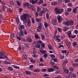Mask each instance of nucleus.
<instances>
[{"label":"nucleus","mask_w":78,"mask_h":78,"mask_svg":"<svg viewBox=\"0 0 78 78\" xmlns=\"http://www.w3.org/2000/svg\"><path fill=\"white\" fill-rule=\"evenodd\" d=\"M16 3L18 6H20V5H21V4H20V2H19V1H16Z\"/></svg>","instance_id":"3c124183"},{"label":"nucleus","mask_w":78,"mask_h":78,"mask_svg":"<svg viewBox=\"0 0 78 78\" xmlns=\"http://www.w3.org/2000/svg\"><path fill=\"white\" fill-rule=\"evenodd\" d=\"M27 24L28 27H31V23L30 22V20H28L27 22Z\"/></svg>","instance_id":"412c9836"},{"label":"nucleus","mask_w":78,"mask_h":78,"mask_svg":"<svg viewBox=\"0 0 78 78\" xmlns=\"http://www.w3.org/2000/svg\"><path fill=\"white\" fill-rule=\"evenodd\" d=\"M69 28L68 27H65L63 28V30L64 32H66L67 31V30H69Z\"/></svg>","instance_id":"a211bd4d"},{"label":"nucleus","mask_w":78,"mask_h":78,"mask_svg":"<svg viewBox=\"0 0 78 78\" xmlns=\"http://www.w3.org/2000/svg\"><path fill=\"white\" fill-rule=\"evenodd\" d=\"M29 60L30 62H32V63H33L34 64H35V63H36V62L34 60V59H33L32 58H29Z\"/></svg>","instance_id":"2eb2a0df"},{"label":"nucleus","mask_w":78,"mask_h":78,"mask_svg":"<svg viewBox=\"0 0 78 78\" xmlns=\"http://www.w3.org/2000/svg\"><path fill=\"white\" fill-rule=\"evenodd\" d=\"M16 37L18 41H20V40H21V37H19V36H18V34H17V35L16 36Z\"/></svg>","instance_id":"de8ad7c7"},{"label":"nucleus","mask_w":78,"mask_h":78,"mask_svg":"<svg viewBox=\"0 0 78 78\" xmlns=\"http://www.w3.org/2000/svg\"><path fill=\"white\" fill-rule=\"evenodd\" d=\"M76 76L74 74H71L70 76L71 78H76Z\"/></svg>","instance_id":"6ab92c4d"},{"label":"nucleus","mask_w":78,"mask_h":78,"mask_svg":"<svg viewBox=\"0 0 78 78\" xmlns=\"http://www.w3.org/2000/svg\"><path fill=\"white\" fill-rule=\"evenodd\" d=\"M34 34L35 37L36 38V39H40V37H39V36L38 35V34L35 33Z\"/></svg>","instance_id":"f8f14e48"},{"label":"nucleus","mask_w":78,"mask_h":78,"mask_svg":"<svg viewBox=\"0 0 78 78\" xmlns=\"http://www.w3.org/2000/svg\"><path fill=\"white\" fill-rule=\"evenodd\" d=\"M48 47L49 50H52V47L51 46L49 45L48 46Z\"/></svg>","instance_id":"4d7b16f0"},{"label":"nucleus","mask_w":78,"mask_h":78,"mask_svg":"<svg viewBox=\"0 0 78 78\" xmlns=\"http://www.w3.org/2000/svg\"><path fill=\"white\" fill-rule=\"evenodd\" d=\"M65 37H66V36H65L63 35L61 37V39L63 40V39H64Z\"/></svg>","instance_id":"69168bd1"},{"label":"nucleus","mask_w":78,"mask_h":78,"mask_svg":"<svg viewBox=\"0 0 78 78\" xmlns=\"http://www.w3.org/2000/svg\"><path fill=\"white\" fill-rule=\"evenodd\" d=\"M34 72H40V70L38 69H36L34 70Z\"/></svg>","instance_id":"0e129e2a"},{"label":"nucleus","mask_w":78,"mask_h":78,"mask_svg":"<svg viewBox=\"0 0 78 78\" xmlns=\"http://www.w3.org/2000/svg\"><path fill=\"white\" fill-rule=\"evenodd\" d=\"M41 71L42 72H46V71H47V69H42L41 70Z\"/></svg>","instance_id":"338daca9"},{"label":"nucleus","mask_w":78,"mask_h":78,"mask_svg":"<svg viewBox=\"0 0 78 78\" xmlns=\"http://www.w3.org/2000/svg\"><path fill=\"white\" fill-rule=\"evenodd\" d=\"M73 25V22L72 20L69 21V25L72 26Z\"/></svg>","instance_id":"c9c22d12"},{"label":"nucleus","mask_w":78,"mask_h":78,"mask_svg":"<svg viewBox=\"0 0 78 78\" xmlns=\"http://www.w3.org/2000/svg\"><path fill=\"white\" fill-rule=\"evenodd\" d=\"M40 60L41 62H44V59L42 57H41L40 58Z\"/></svg>","instance_id":"5fc2aeb1"},{"label":"nucleus","mask_w":78,"mask_h":78,"mask_svg":"<svg viewBox=\"0 0 78 78\" xmlns=\"http://www.w3.org/2000/svg\"><path fill=\"white\" fill-rule=\"evenodd\" d=\"M72 11V8H69L67 9V11L68 12H70V11Z\"/></svg>","instance_id":"13d9d810"},{"label":"nucleus","mask_w":78,"mask_h":78,"mask_svg":"<svg viewBox=\"0 0 78 78\" xmlns=\"http://www.w3.org/2000/svg\"><path fill=\"white\" fill-rule=\"evenodd\" d=\"M24 45L25 46V47H26V49L28 48V47H29V46H28V44H27V43H25L24 44Z\"/></svg>","instance_id":"72a5a7b5"},{"label":"nucleus","mask_w":78,"mask_h":78,"mask_svg":"<svg viewBox=\"0 0 78 78\" xmlns=\"http://www.w3.org/2000/svg\"><path fill=\"white\" fill-rule=\"evenodd\" d=\"M57 33L58 31H57V30L55 31V33H54V36H53L54 39H55V37H56V34H57Z\"/></svg>","instance_id":"c03bdc74"},{"label":"nucleus","mask_w":78,"mask_h":78,"mask_svg":"<svg viewBox=\"0 0 78 78\" xmlns=\"http://www.w3.org/2000/svg\"><path fill=\"white\" fill-rule=\"evenodd\" d=\"M51 22L54 25H56V21L55 19H53L51 20Z\"/></svg>","instance_id":"4468645a"},{"label":"nucleus","mask_w":78,"mask_h":78,"mask_svg":"<svg viewBox=\"0 0 78 78\" xmlns=\"http://www.w3.org/2000/svg\"><path fill=\"white\" fill-rule=\"evenodd\" d=\"M41 39H42V40H44V39H45V36H44V35L42 34L41 35Z\"/></svg>","instance_id":"79ce46f5"},{"label":"nucleus","mask_w":78,"mask_h":78,"mask_svg":"<svg viewBox=\"0 0 78 78\" xmlns=\"http://www.w3.org/2000/svg\"><path fill=\"white\" fill-rule=\"evenodd\" d=\"M64 9H59L57 7L55 8V11L56 14H61L64 12Z\"/></svg>","instance_id":"7ed1b4c3"},{"label":"nucleus","mask_w":78,"mask_h":78,"mask_svg":"<svg viewBox=\"0 0 78 78\" xmlns=\"http://www.w3.org/2000/svg\"><path fill=\"white\" fill-rule=\"evenodd\" d=\"M22 58L24 59H27V57L26 54H24L22 56Z\"/></svg>","instance_id":"b1692460"},{"label":"nucleus","mask_w":78,"mask_h":78,"mask_svg":"<svg viewBox=\"0 0 78 78\" xmlns=\"http://www.w3.org/2000/svg\"><path fill=\"white\" fill-rule=\"evenodd\" d=\"M62 0H58V4L60 5L61 4V3H62Z\"/></svg>","instance_id":"680f3d73"},{"label":"nucleus","mask_w":78,"mask_h":78,"mask_svg":"<svg viewBox=\"0 0 78 78\" xmlns=\"http://www.w3.org/2000/svg\"><path fill=\"white\" fill-rule=\"evenodd\" d=\"M36 20L37 22H40L41 21V18H37L36 19Z\"/></svg>","instance_id":"c85d7f7f"},{"label":"nucleus","mask_w":78,"mask_h":78,"mask_svg":"<svg viewBox=\"0 0 78 78\" xmlns=\"http://www.w3.org/2000/svg\"><path fill=\"white\" fill-rule=\"evenodd\" d=\"M20 34L21 35H22V36H24V34H23V31L22 30H20Z\"/></svg>","instance_id":"a19ab883"},{"label":"nucleus","mask_w":78,"mask_h":78,"mask_svg":"<svg viewBox=\"0 0 78 78\" xmlns=\"http://www.w3.org/2000/svg\"><path fill=\"white\" fill-rule=\"evenodd\" d=\"M14 36H15V35H14V33H12L11 34L10 36V38H11L12 39L14 37Z\"/></svg>","instance_id":"f3484780"},{"label":"nucleus","mask_w":78,"mask_h":78,"mask_svg":"<svg viewBox=\"0 0 78 78\" xmlns=\"http://www.w3.org/2000/svg\"><path fill=\"white\" fill-rule=\"evenodd\" d=\"M58 23H60L62 21V18L61 16H58L57 17Z\"/></svg>","instance_id":"9d476101"},{"label":"nucleus","mask_w":78,"mask_h":78,"mask_svg":"<svg viewBox=\"0 0 78 78\" xmlns=\"http://www.w3.org/2000/svg\"><path fill=\"white\" fill-rule=\"evenodd\" d=\"M47 56H48V55L47 54H45L43 55V57H44L45 58H47Z\"/></svg>","instance_id":"bf43d9fd"},{"label":"nucleus","mask_w":78,"mask_h":78,"mask_svg":"<svg viewBox=\"0 0 78 78\" xmlns=\"http://www.w3.org/2000/svg\"><path fill=\"white\" fill-rule=\"evenodd\" d=\"M16 21L17 24H19V22H20V21H19V17H17L16 18Z\"/></svg>","instance_id":"393cba45"},{"label":"nucleus","mask_w":78,"mask_h":78,"mask_svg":"<svg viewBox=\"0 0 78 78\" xmlns=\"http://www.w3.org/2000/svg\"><path fill=\"white\" fill-rule=\"evenodd\" d=\"M44 10L41 11L39 13V16L41 17L42 16L43 14H44Z\"/></svg>","instance_id":"ddd939ff"},{"label":"nucleus","mask_w":78,"mask_h":78,"mask_svg":"<svg viewBox=\"0 0 78 78\" xmlns=\"http://www.w3.org/2000/svg\"><path fill=\"white\" fill-rule=\"evenodd\" d=\"M54 70V69L52 68H48L47 69V71L48 72H53Z\"/></svg>","instance_id":"6e6552de"},{"label":"nucleus","mask_w":78,"mask_h":78,"mask_svg":"<svg viewBox=\"0 0 78 78\" xmlns=\"http://www.w3.org/2000/svg\"><path fill=\"white\" fill-rule=\"evenodd\" d=\"M23 33L24 34H25V35H27L28 34V32H27V30L25 29L23 30Z\"/></svg>","instance_id":"a878e982"},{"label":"nucleus","mask_w":78,"mask_h":78,"mask_svg":"<svg viewBox=\"0 0 78 78\" xmlns=\"http://www.w3.org/2000/svg\"><path fill=\"white\" fill-rule=\"evenodd\" d=\"M36 47L39 48L40 50L41 51L42 50L44 49V48H45V44L44 43H42V41H40L37 43Z\"/></svg>","instance_id":"f03ea898"},{"label":"nucleus","mask_w":78,"mask_h":78,"mask_svg":"<svg viewBox=\"0 0 78 78\" xmlns=\"http://www.w3.org/2000/svg\"><path fill=\"white\" fill-rule=\"evenodd\" d=\"M23 5L24 6H28V5H30V3H28V2H25L23 3Z\"/></svg>","instance_id":"4be33fe9"},{"label":"nucleus","mask_w":78,"mask_h":78,"mask_svg":"<svg viewBox=\"0 0 78 78\" xmlns=\"http://www.w3.org/2000/svg\"><path fill=\"white\" fill-rule=\"evenodd\" d=\"M27 18H31V16L27 13H23V15L20 16V19L21 21L23 22V23H27Z\"/></svg>","instance_id":"f257e3e1"},{"label":"nucleus","mask_w":78,"mask_h":78,"mask_svg":"<svg viewBox=\"0 0 78 78\" xmlns=\"http://www.w3.org/2000/svg\"><path fill=\"white\" fill-rule=\"evenodd\" d=\"M42 3H43V0H40L39 2H38L37 5H41V4H42Z\"/></svg>","instance_id":"c756f323"},{"label":"nucleus","mask_w":78,"mask_h":78,"mask_svg":"<svg viewBox=\"0 0 78 78\" xmlns=\"http://www.w3.org/2000/svg\"><path fill=\"white\" fill-rule=\"evenodd\" d=\"M39 12H37L35 13V17H37L39 16Z\"/></svg>","instance_id":"6e6d98bb"},{"label":"nucleus","mask_w":78,"mask_h":78,"mask_svg":"<svg viewBox=\"0 0 78 78\" xmlns=\"http://www.w3.org/2000/svg\"><path fill=\"white\" fill-rule=\"evenodd\" d=\"M73 67H76V66H78V64L76 63H73Z\"/></svg>","instance_id":"8fccbe9b"},{"label":"nucleus","mask_w":78,"mask_h":78,"mask_svg":"<svg viewBox=\"0 0 78 78\" xmlns=\"http://www.w3.org/2000/svg\"><path fill=\"white\" fill-rule=\"evenodd\" d=\"M71 33H72V32L70 31H68V36H70V34H71Z\"/></svg>","instance_id":"864d4df0"},{"label":"nucleus","mask_w":78,"mask_h":78,"mask_svg":"<svg viewBox=\"0 0 78 78\" xmlns=\"http://www.w3.org/2000/svg\"><path fill=\"white\" fill-rule=\"evenodd\" d=\"M42 28L40 29L38 28H37V31L38 33H40V32H41L42 31Z\"/></svg>","instance_id":"5701e85b"},{"label":"nucleus","mask_w":78,"mask_h":78,"mask_svg":"<svg viewBox=\"0 0 78 78\" xmlns=\"http://www.w3.org/2000/svg\"><path fill=\"white\" fill-rule=\"evenodd\" d=\"M75 62H78V58H76L74 60Z\"/></svg>","instance_id":"774afa93"},{"label":"nucleus","mask_w":78,"mask_h":78,"mask_svg":"<svg viewBox=\"0 0 78 78\" xmlns=\"http://www.w3.org/2000/svg\"><path fill=\"white\" fill-rule=\"evenodd\" d=\"M26 41L28 42H29V43H30L33 42V40H32V39L30 37H28L27 38Z\"/></svg>","instance_id":"423d86ee"},{"label":"nucleus","mask_w":78,"mask_h":78,"mask_svg":"<svg viewBox=\"0 0 78 78\" xmlns=\"http://www.w3.org/2000/svg\"><path fill=\"white\" fill-rule=\"evenodd\" d=\"M25 73L26 75H31V72L30 71H26L25 72Z\"/></svg>","instance_id":"4c0bfd02"},{"label":"nucleus","mask_w":78,"mask_h":78,"mask_svg":"<svg viewBox=\"0 0 78 78\" xmlns=\"http://www.w3.org/2000/svg\"><path fill=\"white\" fill-rule=\"evenodd\" d=\"M7 69L10 71H12L13 69L12 67L10 66H9L7 68Z\"/></svg>","instance_id":"bb28decb"},{"label":"nucleus","mask_w":78,"mask_h":78,"mask_svg":"<svg viewBox=\"0 0 78 78\" xmlns=\"http://www.w3.org/2000/svg\"><path fill=\"white\" fill-rule=\"evenodd\" d=\"M76 44H77V42H74L73 43V46L74 47H76Z\"/></svg>","instance_id":"7c9ffc66"},{"label":"nucleus","mask_w":78,"mask_h":78,"mask_svg":"<svg viewBox=\"0 0 78 78\" xmlns=\"http://www.w3.org/2000/svg\"><path fill=\"white\" fill-rule=\"evenodd\" d=\"M37 43H39V42H37L36 41H34L32 43V44L33 45V46H34V45H36V44H37Z\"/></svg>","instance_id":"cd10ccee"},{"label":"nucleus","mask_w":78,"mask_h":78,"mask_svg":"<svg viewBox=\"0 0 78 78\" xmlns=\"http://www.w3.org/2000/svg\"><path fill=\"white\" fill-rule=\"evenodd\" d=\"M2 6V10L3 11H4L5 10V9H6V6L5 5H3Z\"/></svg>","instance_id":"ea45409f"},{"label":"nucleus","mask_w":78,"mask_h":78,"mask_svg":"<svg viewBox=\"0 0 78 78\" xmlns=\"http://www.w3.org/2000/svg\"><path fill=\"white\" fill-rule=\"evenodd\" d=\"M46 18L47 19H49V15L48 14V13H46Z\"/></svg>","instance_id":"052dcab7"},{"label":"nucleus","mask_w":78,"mask_h":78,"mask_svg":"<svg viewBox=\"0 0 78 78\" xmlns=\"http://www.w3.org/2000/svg\"><path fill=\"white\" fill-rule=\"evenodd\" d=\"M37 10L38 12H39L41 10V8L39 7H37Z\"/></svg>","instance_id":"603ef678"},{"label":"nucleus","mask_w":78,"mask_h":78,"mask_svg":"<svg viewBox=\"0 0 78 78\" xmlns=\"http://www.w3.org/2000/svg\"><path fill=\"white\" fill-rule=\"evenodd\" d=\"M62 54L67 53V50H63L62 51Z\"/></svg>","instance_id":"09e8293b"},{"label":"nucleus","mask_w":78,"mask_h":78,"mask_svg":"<svg viewBox=\"0 0 78 78\" xmlns=\"http://www.w3.org/2000/svg\"><path fill=\"white\" fill-rule=\"evenodd\" d=\"M13 67L14 68V69H20V67L19 66H17L16 65H13Z\"/></svg>","instance_id":"dca6fc26"},{"label":"nucleus","mask_w":78,"mask_h":78,"mask_svg":"<svg viewBox=\"0 0 78 78\" xmlns=\"http://www.w3.org/2000/svg\"><path fill=\"white\" fill-rule=\"evenodd\" d=\"M66 44L67 47H70V46H71L70 43L69 41H67L66 42Z\"/></svg>","instance_id":"aec40b11"},{"label":"nucleus","mask_w":78,"mask_h":78,"mask_svg":"<svg viewBox=\"0 0 78 78\" xmlns=\"http://www.w3.org/2000/svg\"><path fill=\"white\" fill-rule=\"evenodd\" d=\"M33 67H34V66H33V65H29V69H33Z\"/></svg>","instance_id":"49530a36"},{"label":"nucleus","mask_w":78,"mask_h":78,"mask_svg":"<svg viewBox=\"0 0 78 78\" xmlns=\"http://www.w3.org/2000/svg\"><path fill=\"white\" fill-rule=\"evenodd\" d=\"M44 26L45 28H47L48 27H49L50 25L47 23L46 22H44Z\"/></svg>","instance_id":"9b49d317"},{"label":"nucleus","mask_w":78,"mask_h":78,"mask_svg":"<svg viewBox=\"0 0 78 78\" xmlns=\"http://www.w3.org/2000/svg\"><path fill=\"white\" fill-rule=\"evenodd\" d=\"M69 22L70 21L68 20L66 21L64 23V24L65 25H66V26H69L70 25Z\"/></svg>","instance_id":"1a4fd4ad"},{"label":"nucleus","mask_w":78,"mask_h":78,"mask_svg":"<svg viewBox=\"0 0 78 78\" xmlns=\"http://www.w3.org/2000/svg\"><path fill=\"white\" fill-rule=\"evenodd\" d=\"M63 73L66 75V74H67L69 73V69H68L66 68V67H63Z\"/></svg>","instance_id":"39448f33"},{"label":"nucleus","mask_w":78,"mask_h":78,"mask_svg":"<svg viewBox=\"0 0 78 78\" xmlns=\"http://www.w3.org/2000/svg\"><path fill=\"white\" fill-rule=\"evenodd\" d=\"M7 11L8 12H12V9L10 8H8Z\"/></svg>","instance_id":"f704fd0d"},{"label":"nucleus","mask_w":78,"mask_h":78,"mask_svg":"<svg viewBox=\"0 0 78 78\" xmlns=\"http://www.w3.org/2000/svg\"><path fill=\"white\" fill-rule=\"evenodd\" d=\"M27 6L28 9H32V6H31V5L30 4L29 5H28V6Z\"/></svg>","instance_id":"e433bc0d"},{"label":"nucleus","mask_w":78,"mask_h":78,"mask_svg":"<svg viewBox=\"0 0 78 78\" xmlns=\"http://www.w3.org/2000/svg\"><path fill=\"white\" fill-rule=\"evenodd\" d=\"M76 11H77V9H74L73 11V13H74V14H75V13H76Z\"/></svg>","instance_id":"a18cd8bd"},{"label":"nucleus","mask_w":78,"mask_h":78,"mask_svg":"<svg viewBox=\"0 0 78 78\" xmlns=\"http://www.w3.org/2000/svg\"><path fill=\"white\" fill-rule=\"evenodd\" d=\"M5 54V53H4V52L2 51H0V56H4V55Z\"/></svg>","instance_id":"58836bf2"},{"label":"nucleus","mask_w":78,"mask_h":78,"mask_svg":"<svg viewBox=\"0 0 78 78\" xmlns=\"http://www.w3.org/2000/svg\"><path fill=\"white\" fill-rule=\"evenodd\" d=\"M68 62V60H67V59H66V60H65L64 61L63 64H64L66 65V64H67Z\"/></svg>","instance_id":"37998d69"},{"label":"nucleus","mask_w":78,"mask_h":78,"mask_svg":"<svg viewBox=\"0 0 78 78\" xmlns=\"http://www.w3.org/2000/svg\"><path fill=\"white\" fill-rule=\"evenodd\" d=\"M40 51H41V53H42V54H46V53H47V51H45L44 50H41Z\"/></svg>","instance_id":"473e14b6"},{"label":"nucleus","mask_w":78,"mask_h":78,"mask_svg":"<svg viewBox=\"0 0 78 78\" xmlns=\"http://www.w3.org/2000/svg\"><path fill=\"white\" fill-rule=\"evenodd\" d=\"M25 29V26L19 24L18 26V30L19 31H22V30Z\"/></svg>","instance_id":"20e7f679"},{"label":"nucleus","mask_w":78,"mask_h":78,"mask_svg":"<svg viewBox=\"0 0 78 78\" xmlns=\"http://www.w3.org/2000/svg\"><path fill=\"white\" fill-rule=\"evenodd\" d=\"M37 28H40V29H41V28H42V24L41 23H40L38 25V27H37Z\"/></svg>","instance_id":"2f4dec72"},{"label":"nucleus","mask_w":78,"mask_h":78,"mask_svg":"<svg viewBox=\"0 0 78 78\" xmlns=\"http://www.w3.org/2000/svg\"><path fill=\"white\" fill-rule=\"evenodd\" d=\"M51 4L52 5H53V6H56V5H58V2L55 1H53L51 2Z\"/></svg>","instance_id":"0eeeda50"},{"label":"nucleus","mask_w":78,"mask_h":78,"mask_svg":"<svg viewBox=\"0 0 78 78\" xmlns=\"http://www.w3.org/2000/svg\"><path fill=\"white\" fill-rule=\"evenodd\" d=\"M57 29L58 30V32H61L62 31V30H61V29L59 28V27H58Z\"/></svg>","instance_id":"e2e57ef3"}]
</instances>
